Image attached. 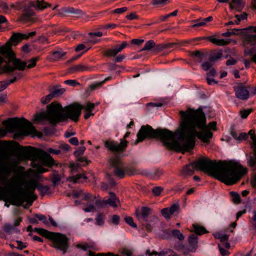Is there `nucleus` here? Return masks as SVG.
Here are the masks:
<instances>
[{"instance_id":"nucleus-61","label":"nucleus","mask_w":256,"mask_h":256,"mask_svg":"<svg viewBox=\"0 0 256 256\" xmlns=\"http://www.w3.org/2000/svg\"><path fill=\"white\" fill-rule=\"evenodd\" d=\"M168 0H152V4L153 5L164 6L167 4Z\"/></svg>"},{"instance_id":"nucleus-50","label":"nucleus","mask_w":256,"mask_h":256,"mask_svg":"<svg viewBox=\"0 0 256 256\" xmlns=\"http://www.w3.org/2000/svg\"><path fill=\"white\" fill-rule=\"evenodd\" d=\"M124 220L126 223L131 226L132 228H136L137 226L136 223L134 222V219L131 216H126L124 218Z\"/></svg>"},{"instance_id":"nucleus-31","label":"nucleus","mask_w":256,"mask_h":256,"mask_svg":"<svg viewBox=\"0 0 256 256\" xmlns=\"http://www.w3.org/2000/svg\"><path fill=\"white\" fill-rule=\"evenodd\" d=\"M66 52L62 51H55L52 53L50 60L52 62L58 61L66 54Z\"/></svg>"},{"instance_id":"nucleus-57","label":"nucleus","mask_w":256,"mask_h":256,"mask_svg":"<svg viewBox=\"0 0 256 256\" xmlns=\"http://www.w3.org/2000/svg\"><path fill=\"white\" fill-rule=\"evenodd\" d=\"M252 109L243 110L240 111L241 117L242 118H246L252 112Z\"/></svg>"},{"instance_id":"nucleus-46","label":"nucleus","mask_w":256,"mask_h":256,"mask_svg":"<svg viewBox=\"0 0 256 256\" xmlns=\"http://www.w3.org/2000/svg\"><path fill=\"white\" fill-rule=\"evenodd\" d=\"M14 230H16V228H14V226L8 224H4L3 228L4 231L9 234L12 233Z\"/></svg>"},{"instance_id":"nucleus-21","label":"nucleus","mask_w":256,"mask_h":256,"mask_svg":"<svg viewBox=\"0 0 256 256\" xmlns=\"http://www.w3.org/2000/svg\"><path fill=\"white\" fill-rule=\"evenodd\" d=\"M198 236L196 234H190L188 238V247L187 248V250L183 252V254L186 256L190 252H195L198 247Z\"/></svg>"},{"instance_id":"nucleus-20","label":"nucleus","mask_w":256,"mask_h":256,"mask_svg":"<svg viewBox=\"0 0 256 256\" xmlns=\"http://www.w3.org/2000/svg\"><path fill=\"white\" fill-rule=\"evenodd\" d=\"M128 44L126 41H124L120 45H116L114 48H108L102 52L104 56L108 57L115 56L124 48L128 46Z\"/></svg>"},{"instance_id":"nucleus-18","label":"nucleus","mask_w":256,"mask_h":256,"mask_svg":"<svg viewBox=\"0 0 256 256\" xmlns=\"http://www.w3.org/2000/svg\"><path fill=\"white\" fill-rule=\"evenodd\" d=\"M152 210L148 206H142L140 209L136 208L135 215L137 220L141 223L149 218L148 217L152 214Z\"/></svg>"},{"instance_id":"nucleus-63","label":"nucleus","mask_w":256,"mask_h":256,"mask_svg":"<svg viewBox=\"0 0 256 256\" xmlns=\"http://www.w3.org/2000/svg\"><path fill=\"white\" fill-rule=\"evenodd\" d=\"M96 204L98 207L104 208L107 206L106 200H96Z\"/></svg>"},{"instance_id":"nucleus-53","label":"nucleus","mask_w":256,"mask_h":256,"mask_svg":"<svg viewBox=\"0 0 256 256\" xmlns=\"http://www.w3.org/2000/svg\"><path fill=\"white\" fill-rule=\"evenodd\" d=\"M234 17L238 19V22H236V24H238L241 20L247 19L248 14L244 12L241 14H236Z\"/></svg>"},{"instance_id":"nucleus-19","label":"nucleus","mask_w":256,"mask_h":256,"mask_svg":"<svg viewBox=\"0 0 256 256\" xmlns=\"http://www.w3.org/2000/svg\"><path fill=\"white\" fill-rule=\"evenodd\" d=\"M248 134L250 136L251 139L254 142V154L252 156H250L248 160V165L250 168L256 167V135L255 131L251 130L249 131Z\"/></svg>"},{"instance_id":"nucleus-64","label":"nucleus","mask_w":256,"mask_h":256,"mask_svg":"<svg viewBox=\"0 0 256 256\" xmlns=\"http://www.w3.org/2000/svg\"><path fill=\"white\" fill-rule=\"evenodd\" d=\"M36 217L40 221H42L45 224H48V222L45 216L42 214H36Z\"/></svg>"},{"instance_id":"nucleus-47","label":"nucleus","mask_w":256,"mask_h":256,"mask_svg":"<svg viewBox=\"0 0 256 256\" xmlns=\"http://www.w3.org/2000/svg\"><path fill=\"white\" fill-rule=\"evenodd\" d=\"M222 56V54L220 52H217L216 54L212 55L210 56L209 60L211 62H214L216 61L220 58Z\"/></svg>"},{"instance_id":"nucleus-13","label":"nucleus","mask_w":256,"mask_h":256,"mask_svg":"<svg viewBox=\"0 0 256 256\" xmlns=\"http://www.w3.org/2000/svg\"><path fill=\"white\" fill-rule=\"evenodd\" d=\"M27 63L26 62H22L20 59L16 58V55L11 60L6 61V64L2 68L1 73H10L17 70H24L26 67Z\"/></svg>"},{"instance_id":"nucleus-5","label":"nucleus","mask_w":256,"mask_h":256,"mask_svg":"<svg viewBox=\"0 0 256 256\" xmlns=\"http://www.w3.org/2000/svg\"><path fill=\"white\" fill-rule=\"evenodd\" d=\"M182 128L181 124L174 132L166 128H158L155 139L160 140L166 148L184 154V143L180 144L178 140L175 139V137L176 136L178 140H184V138H182L180 136V132Z\"/></svg>"},{"instance_id":"nucleus-7","label":"nucleus","mask_w":256,"mask_h":256,"mask_svg":"<svg viewBox=\"0 0 256 256\" xmlns=\"http://www.w3.org/2000/svg\"><path fill=\"white\" fill-rule=\"evenodd\" d=\"M2 124L9 132L17 131L20 134L26 136L36 132V130L32 123L23 117L8 118L2 121Z\"/></svg>"},{"instance_id":"nucleus-51","label":"nucleus","mask_w":256,"mask_h":256,"mask_svg":"<svg viewBox=\"0 0 256 256\" xmlns=\"http://www.w3.org/2000/svg\"><path fill=\"white\" fill-rule=\"evenodd\" d=\"M88 256H118V254L114 255L112 253H110V252L107 253L106 254H104V253H99V254H96L94 252L90 251V250H89L88 252Z\"/></svg>"},{"instance_id":"nucleus-40","label":"nucleus","mask_w":256,"mask_h":256,"mask_svg":"<svg viewBox=\"0 0 256 256\" xmlns=\"http://www.w3.org/2000/svg\"><path fill=\"white\" fill-rule=\"evenodd\" d=\"M38 60V57H34L28 60L27 62H26L27 63L26 67L28 68H34L36 66V62Z\"/></svg>"},{"instance_id":"nucleus-25","label":"nucleus","mask_w":256,"mask_h":256,"mask_svg":"<svg viewBox=\"0 0 256 256\" xmlns=\"http://www.w3.org/2000/svg\"><path fill=\"white\" fill-rule=\"evenodd\" d=\"M93 67L88 66L87 65H83L79 64L73 66L68 69V72L70 74L76 73L80 72L90 71L92 70Z\"/></svg>"},{"instance_id":"nucleus-59","label":"nucleus","mask_w":256,"mask_h":256,"mask_svg":"<svg viewBox=\"0 0 256 256\" xmlns=\"http://www.w3.org/2000/svg\"><path fill=\"white\" fill-rule=\"evenodd\" d=\"M211 62H203L202 65V68L204 70L207 71L213 65V63L211 64Z\"/></svg>"},{"instance_id":"nucleus-10","label":"nucleus","mask_w":256,"mask_h":256,"mask_svg":"<svg viewBox=\"0 0 256 256\" xmlns=\"http://www.w3.org/2000/svg\"><path fill=\"white\" fill-rule=\"evenodd\" d=\"M50 6V4L45 2L44 0H38L36 2L29 1L23 10V12L20 18V20L27 22L30 20L31 17L35 14L32 8L36 10H42Z\"/></svg>"},{"instance_id":"nucleus-12","label":"nucleus","mask_w":256,"mask_h":256,"mask_svg":"<svg viewBox=\"0 0 256 256\" xmlns=\"http://www.w3.org/2000/svg\"><path fill=\"white\" fill-rule=\"evenodd\" d=\"M84 108L82 105L77 102H74L63 108L64 116L66 117L65 122L68 119L77 122L81 114L82 110Z\"/></svg>"},{"instance_id":"nucleus-16","label":"nucleus","mask_w":256,"mask_h":256,"mask_svg":"<svg viewBox=\"0 0 256 256\" xmlns=\"http://www.w3.org/2000/svg\"><path fill=\"white\" fill-rule=\"evenodd\" d=\"M12 44L7 42L4 45L0 47V66L6 61H9L16 55L12 49Z\"/></svg>"},{"instance_id":"nucleus-58","label":"nucleus","mask_w":256,"mask_h":256,"mask_svg":"<svg viewBox=\"0 0 256 256\" xmlns=\"http://www.w3.org/2000/svg\"><path fill=\"white\" fill-rule=\"evenodd\" d=\"M169 208H162L161 210V214L162 216L166 218H170L171 214L169 212Z\"/></svg>"},{"instance_id":"nucleus-45","label":"nucleus","mask_w":256,"mask_h":256,"mask_svg":"<svg viewBox=\"0 0 256 256\" xmlns=\"http://www.w3.org/2000/svg\"><path fill=\"white\" fill-rule=\"evenodd\" d=\"M104 216L102 213H98L96 218V224L102 226L104 222Z\"/></svg>"},{"instance_id":"nucleus-32","label":"nucleus","mask_w":256,"mask_h":256,"mask_svg":"<svg viewBox=\"0 0 256 256\" xmlns=\"http://www.w3.org/2000/svg\"><path fill=\"white\" fill-rule=\"evenodd\" d=\"M50 178L54 186L58 185L62 179L60 176L58 174V172L56 170L53 171L52 174H51Z\"/></svg>"},{"instance_id":"nucleus-15","label":"nucleus","mask_w":256,"mask_h":256,"mask_svg":"<svg viewBox=\"0 0 256 256\" xmlns=\"http://www.w3.org/2000/svg\"><path fill=\"white\" fill-rule=\"evenodd\" d=\"M156 129H154L150 125L142 126L137 134V139L134 144L144 141L145 139H155Z\"/></svg>"},{"instance_id":"nucleus-17","label":"nucleus","mask_w":256,"mask_h":256,"mask_svg":"<svg viewBox=\"0 0 256 256\" xmlns=\"http://www.w3.org/2000/svg\"><path fill=\"white\" fill-rule=\"evenodd\" d=\"M249 86H245L243 83L238 82L234 86V90L236 98L246 100L250 96Z\"/></svg>"},{"instance_id":"nucleus-42","label":"nucleus","mask_w":256,"mask_h":256,"mask_svg":"<svg viewBox=\"0 0 256 256\" xmlns=\"http://www.w3.org/2000/svg\"><path fill=\"white\" fill-rule=\"evenodd\" d=\"M65 92V89L63 88H60V86H56L52 93L55 97L56 96H60L62 95Z\"/></svg>"},{"instance_id":"nucleus-6","label":"nucleus","mask_w":256,"mask_h":256,"mask_svg":"<svg viewBox=\"0 0 256 256\" xmlns=\"http://www.w3.org/2000/svg\"><path fill=\"white\" fill-rule=\"evenodd\" d=\"M34 117V122L46 120L52 126L65 122L66 118L62 106L56 102H53L47 106L46 112L37 113Z\"/></svg>"},{"instance_id":"nucleus-44","label":"nucleus","mask_w":256,"mask_h":256,"mask_svg":"<svg viewBox=\"0 0 256 256\" xmlns=\"http://www.w3.org/2000/svg\"><path fill=\"white\" fill-rule=\"evenodd\" d=\"M54 98V96L51 92L49 94L42 98L40 102L42 104H46L48 103Z\"/></svg>"},{"instance_id":"nucleus-30","label":"nucleus","mask_w":256,"mask_h":256,"mask_svg":"<svg viewBox=\"0 0 256 256\" xmlns=\"http://www.w3.org/2000/svg\"><path fill=\"white\" fill-rule=\"evenodd\" d=\"M110 194L111 195V197L106 200L107 205L109 204L110 206L116 208L118 206L117 204L120 202L119 200L114 192H110Z\"/></svg>"},{"instance_id":"nucleus-43","label":"nucleus","mask_w":256,"mask_h":256,"mask_svg":"<svg viewBox=\"0 0 256 256\" xmlns=\"http://www.w3.org/2000/svg\"><path fill=\"white\" fill-rule=\"evenodd\" d=\"M232 1L236 6L237 12H240L244 6V4L241 0H232Z\"/></svg>"},{"instance_id":"nucleus-39","label":"nucleus","mask_w":256,"mask_h":256,"mask_svg":"<svg viewBox=\"0 0 256 256\" xmlns=\"http://www.w3.org/2000/svg\"><path fill=\"white\" fill-rule=\"evenodd\" d=\"M8 202L6 194V188L0 186V200Z\"/></svg>"},{"instance_id":"nucleus-56","label":"nucleus","mask_w":256,"mask_h":256,"mask_svg":"<svg viewBox=\"0 0 256 256\" xmlns=\"http://www.w3.org/2000/svg\"><path fill=\"white\" fill-rule=\"evenodd\" d=\"M128 10L126 7H122L121 8H116L111 12V14H122L126 12Z\"/></svg>"},{"instance_id":"nucleus-24","label":"nucleus","mask_w":256,"mask_h":256,"mask_svg":"<svg viewBox=\"0 0 256 256\" xmlns=\"http://www.w3.org/2000/svg\"><path fill=\"white\" fill-rule=\"evenodd\" d=\"M196 40H207L216 46H224L230 43V40H224V39H218L214 37V36H210L208 37H199L195 39Z\"/></svg>"},{"instance_id":"nucleus-54","label":"nucleus","mask_w":256,"mask_h":256,"mask_svg":"<svg viewBox=\"0 0 256 256\" xmlns=\"http://www.w3.org/2000/svg\"><path fill=\"white\" fill-rule=\"evenodd\" d=\"M216 124L217 123L216 122H210L208 126L206 124V127L204 128H208L210 130H216Z\"/></svg>"},{"instance_id":"nucleus-49","label":"nucleus","mask_w":256,"mask_h":256,"mask_svg":"<svg viewBox=\"0 0 256 256\" xmlns=\"http://www.w3.org/2000/svg\"><path fill=\"white\" fill-rule=\"evenodd\" d=\"M230 194L232 196V201L234 203L238 204L240 202V198L238 193L231 192Z\"/></svg>"},{"instance_id":"nucleus-35","label":"nucleus","mask_w":256,"mask_h":256,"mask_svg":"<svg viewBox=\"0 0 256 256\" xmlns=\"http://www.w3.org/2000/svg\"><path fill=\"white\" fill-rule=\"evenodd\" d=\"M83 178L84 180H86L87 177L84 174H78L76 176H73L69 178L68 180L70 182H72L74 183L79 182L80 181V179Z\"/></svg>"},{"instance_id":"nucleus-60","label":"nucleus","mask_w":256,"mask_h":256,"mask_svg":"<svg viewBox=\"0 0 256 256\" xmlns=\"http://www.w3.org/2000/svg\"><path fill=\"white\" fill-rule=\"evenodd\" d=\"M164 46H165L162 44H156V43L154 42V46L153 47L152 51L155 52H158L164 50Z\"/></svg>"},{"instance_id":"nucleus-36","label":"nucleus","mask_w":256,"mask_h":256,"mask_svg":"<svg viewBox=\"0 0 256 256\" xmlns=\"http://www.w3.org/2000/svg\"><path fill=\"white\" fill-rule=\"evenodd\" d=\"M37 190L40 192L41 196H44L50 190V187L48 186H42V184L38 183Z\"/></svg>"},{"instance_id":"nucleus-22","label":"nucleus","mask_w":256,"mask_h":256,"mask_svg":"<svg viewBox=\"0 0 256 256\" xmlns=\"http://www.w3.org/2000/svg\"><path fill=\"white\" fill-rule=\"evenodd\" d=\"M152 179H158L164 174V171L160 168H155L152 170H143L141 173Z\"/></svg>"},{"instance_id":"nucleus-52","label":"nucleus","mask_w":256,"mask_h":256,"mask_svg":"<svg viewBox=\"0 0 256 256\" xmlns=\"http://www.w3.org/2000/svg\"><path fill=\"white\" fill-rule=\"evenodd\" d=\"M169 208V212L171 215L174 214L176 212H178L180 210V206L178 204H174Z\"/></svg>"},{"instance_id":"nucleus-38","label":"nucleus","mask_w":256,"mask_h":256,"mask_svg":"<svg viewBox=\"0 0 256 256\" xmlns=\"http://www.w3.org/2000/svg\"><path fill=\"white\" fill-rule=\"evenodd\" d=\"M172 234L174 238L182 241L184 239V236L178 230H173L172 231Z\"/></svg>"},{"instance_id":"nucleus-3","label":"nucleus","mask_w":256,"mask_h":256,"mask_svg":"<svg viewBox=\"0 0 256 256\" xmlns=\"http://www.w3.org/2000/svg\"><path fill=\"white\" fill-rule=\"evenodd\" d=\"M9 147L19 160H38L41 161L44 166L50 168L55 164V161L48 152L56 154H60L61 153L60 150L48 148L46 152L32 146H20L16 142H12Z\"/></svg>"},{"instance_id":"nucleus-33","label":"nucleus","mask_w":256,"mask_h":256,"mask_svg":"<svg viewBox=\"0 0 256 256\" xmlns=\"http://www.w3.org/2000/svg\"><path fill=\"white\" fill-rule=\"evenodd\" d=\"M192 228H194V232L196 235L200 236L208 232L204 227L197 224H193Z\"/></svg>"},{"instance_id":"nucleus-23","label":"nucleus","mask_w":256,"mask_h":256,"mask_svg":"<svg viewBox=\"0 0 256 256\" xmlns=\"http://www.w3.org/2000/svg\"><path fill=\"white\" fill-rule=\"evenodd\" d=\"M158 218L156 216H150L146 221H144L145 222V228L148 232H151L156 226L159 222Z\"/></svg>"},{"instance_id":"nucleus-1","label":"nucleus","mask_w":256,"mask_h":256,"mask_svg":"<svg viewBox=\"0 0 256 256\" xmlns=\"http://www.w3.org/2000/svg\"><path fill=\"white\" fill-rule=\"evenodd\" d=\"M180 114L184 120L181 122L182 130L180 136L184 138V154L194 149L196 145V138L202 142L208 144L213 136L212 132L206 127V117L202 108L194 110L188 108L186 112L180 111Z\"/></svg>"},{"instance_id":"nucleus-62","label":"nucleus","mask_w":256,"mask_h":256,"mask_svg":"<svg viewBox=\"0 0 256 256\" xmlns=\"http://www.w3.org/2000/svg\"><path fill=\"white\" fill-rule=\"evenodd\" d=\"M163 188L162 187L156 186L152 188V192L154 196H158L160 194Z\"/></svg>"},{"instance_id":"nucleus-27","label":"nucleus","mask_w":256,"mask_h":256,"mask_svg":"<svg viewBox=\"0 0 256 256\" xmlns=\"http://www.w3.org/2000/svg\"><path fill=\"white\" fill-rule=\"evenodd\" d=\"M62 10L64 14H72L76 15L77 17L86 15V13L82 10L72 7L64 8L62 9Z\"/></svg>"},{"instance_id":"nucleus-8","label":"nucleus","mask_w":256,"mask_h":256,"mask_svg":"<svg viewBox=\"0 0 256 256\" xmlns=\"http://www.w3.org/2000/svg\"><path fill=\"white\" fill-rule=\"evenodd\" d=\"M34 231L42 236L50 240L52 246L62 251L64 254L69 247V240L66 234L60 232H50L42 228H35Z\"/></svg>"},{"instance_id":"nucleus-4","label":"nucleus","mask_w":256,"mask_h":256,"mask_svg":"<svg viewBox=\"0 0 256 256\" xmlns=\"http://www.w3.org/2000/svg\"><path fill=\"white\" fill-rule=\"evenodd\" d=\"M6 142L0 141L2 146L0 147V151L4 146V144ZM18 164V161L14 158L4 157L0 152V182H8L6 186L10 188H16L19 187V184L16 182L18 177L16 176L8 178L11 174L16 170Z\"/></svg>"},{"instance_id":"nucleus-48","label":"nucleus","mask_w":256,"mask_h":256,"mask_svg":"<svg viewBox=\"0 0 256 256\" xmlns=\"http://www.w3.org/2000/svg\"><path fill=\"white\" fill-rule=\"evenodd\" d=\"M86 150V148L84 146H80L78 149L74 152V156L76 158H78L82 156Z\"/></svg>"},{"instance_id":"nucleus-55","label":"nucleus","mask_w":256,"mask_h":256,"mask_svg":"<svg viewBox=\"0 0 256 256\" xmlns=\"http://www.w3.org/2000/svg\"><path fill=\"white\" fill-rule=\"evenodd\" d=\"M96 198V196H93L91 193H86L83 199L86 201H92Z\"/></svg>"},{"instance_id":"nucleus-41","label":"nucleus","mask_w":256,"mask_h":256,"mask_svg":"<svg viewBox=\"0 0 256 256\" xmlns=\"http://www.w3.org/2000/svg\"><path fill=\"white\" fill-rule=\"evenodd\" d=\"M28 2V0L18 2L12 5V6L18 10L24 8L25 6H26Z\"/></svg>"},{"instance_id":"nucleus-37","label":"nucleus","mask_w":256,"mask_h":256,"mask_svg":"<svg viewBox=\"0 0 256 256\" xmlns=\"http://www.w3.org/2000/svg\"><path fill=\"white\" fill-rule=\"evenodd\" d=\"M154 46V42L153 40H150L146 42L144 46V48L140 51L142 50H150L153 49V47Z\"/></svg>"},{"instance_id":"nucleus-34","label":"nucleus","mask_w":256,"mask_h":256,"mask_svg":"<svg viewBox=\"0 0 256 256\" xmlns=\"http://www.w3.org/2000/svg\"><path fill=\"white\" fill-rule=\"evenodd\" d=\"M194 169L192 166V163L190 164L186 165L184 167L182 174L183 176H191L194 173Z\"/></svg>"},{"instance_id":"nucleus-11","label":"nucleus","mask_w":256,"mask_h":256,"mask_svg":"<svg viewBox=\"0 0 256 256\" xmlns=\"http://www.w3.org/2000/svg\"><path fill=\"white\" fill-rule=\"evenodd\" d=\"M130 132H127L123 138L120 140V143L112 139L106 140L104 142V146L110 152L115 154L122 153L126 151L128 146V142L126 140V138L130 136Z\"/></svg>"},{"instance_id":"nucleus-26","label":"nucleus","mask_w":256,"mask_h":256,"mask_svg":"<svg viewBox=\"0 0 256 256\" xmlns=\"http://www.w3.org/2000/svg\"><path fill=\"white\" fill-rule=\"evenodd\" d=\"M24 36L25 34H24L13 32L8 42L11 44L12 45L16 46L23 40H25L26 37Z\"/></svg>"},{"instance_id":"nucleus-29","label":"nucleus","mask_w":256,"mask_h":256,"mask_svg":"<svg viewBox=\"0 0 256 256\" xmlns=\"http://www.w3.org/2000/svg\"><path fill=\"white\" fill-rule=\"evenodd\" d=\"M213 20V18L212 16H210L206 18H201L196 20H192V22L194 24L192 26L193 28L202 26L206 24V22H212Z\"/></svg>"},{"instance_id":"nucleus-9","label":"nucleus","mask_w":256,"mask_h":256,"mask_svg":"<svg viewBox=\"0 0 256 256\" xmlns=\"http://www.w3.org/2000/svg\"><path fill=\"white\" fill-rule=\"evenodd\" d=\"M37 196L32 194L24 188H21L16 193L12 194L8 198V202L12 205L20 206L24 202H26L30 206L36 200Z\"/></svg>"},{"instance_id":"nucleus-14","label":"nucleus","mask_w":256,"mask_h":256,"mask_svg":"<svg viewBox=\"0 0 256 256\" xmlns=\"http://www.w3.org/2000/svg\"><path fill=\"white\" fill-rule=\"evenodd\" d=\"M108 162L111 168H113V172L115 176L123 178L125 176V170L124 164L118 156H116L108 158Z\"/></svg>"},{"instance_id":"nucleus-2","label":"nucleus","mask_w":256,"mask_h":256,"mask_svg":"<svg viewBox=\"0 0 256 256\" xmlns=\"http://www.w3.org/2000/svg\"><path fill=\"white\" fill-rule=\"evenodd\" d=\"M193 168L208 174L226 185H232L248 173L247 168L232 160H212L203 157L192 162Z\"/></svg>"},{"instance_id":"nucleus-28","label":"nucleus","mask_w":256,"mask_h":256,"mask_svg":"<svg viewBox=\"0 0 256 256\" xmlns=\"http://www.w3.org/2000/svg\"><path fill=\"white\" fill-rule=\"evenodd\" d=\"M38 182L35 180H32L26 182V184L24 188L28 192H31L32 194H34L35 190L38 189Z\"/></svg>"}]
</instances>
